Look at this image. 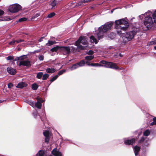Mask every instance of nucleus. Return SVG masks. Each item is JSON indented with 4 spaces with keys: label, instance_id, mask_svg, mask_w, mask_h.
<instances>
[{
    "label": "nucleus",
    "instance_id": "1",
    "mask_svg": "<svg viewBox=\"0 0 156 156\" xmlns=\"http://www.w3.org/2000/svg\"><path fill=\"white\" fill-rule=\"evenodd\" d=\"M115 24L117 32L119 34L122 33V32L126 31L129 27V23L126 18L116 20L115 21Z\"/></svg>",
    "mask_w": 156,
    "mask_h": 156
},
{
    "label": "nucleus",
    "instance_id": "2",
    "mask_svg": "<svg viewBox=\"0 0 156 156\" xmlns=\"http://www.w3.org/2000/svg\"><path fill=\"white\" fill-rule=\"evenodd\" d=\"M123 32H122V33L121 34H122L121 36V41L123 43H125L133 39L135 35H139L140 30L138 28H136L134 30L126 32V33H123Z\"/></svg>",
    "mask_w": 156,
    "mask_h": 156
},
{
    "label": "nucleus",
    "instance_id": "3",
    "mask_svg": "<svg viewBox=\"0 0 156 156\" xmlns=\"http://www.w3.org/2000/svg\"><path fill=\"white\" fill-rule=\"evenodd\" d=\"M112 24V23H107L98 28V30L96 31V32L97 33V37L99 40L103 37L104 33L111 29Z\"/></svg>",
    "mask_w": 156,
    "mask_h": 156
},
{
    "label": "nucleus",
    "instance_id": "4",
    "mask_svg": "<svg viewBox=\"0 0 156 156\" xmlns=\"http://www.w3.org/2000/svg\"><path fill=\"white\" fill-rule=\"evenodd\" d=\"M83 45H87V41L86 37L84 36L80 37L78 40L76 42L75 45L80 50L84 49L85 47L82 46Z\"/></svg>",
    "mask_w": 156,
    "mask_h": 156
},
{
    "label": "nucleus",
    "instance_id": "5",
    "mask_svg": "<svg viewBox=\"0 0 156 156\" xmlns=\"http://www.w3.org/2000/svg\"><path fill=\"white\" fill-rule=\"evenodd\" d=\"M26 58L25 55H23L19 57H17L14 59V61L17 60L20 61L19 65L20 66L22 65L24 66H30V62L28 60H23Z\"/></svg>",
    "mask_w": 156,
    "mask_h": 156
},
{
    "label": "nucleus",
    "instance_id": "6",
    "mask_svg": "<svg viewBox=\"0 0 156 156\" xmlns=\"http://www.w3.org/2000/svg\"><path fill=\"white\" fill-rule=\"evenodd\" d=\"M99 66H104L115 69H118L119 68L114 63L106 62L105 61H101L99 63Z\"/></svg>",
    "mask_w": 156,
    "mask_h": 156
},
{
    "label": "nucleus",
    "instance_id": "7",
    "mask_svg": "<svg viewBox=\"0 0 156 156\" xmlns=\"http://www.w3.org/2000/svg\"><path fill=\"white\" fill-rule=\"evenodd\" d=\"M153 23V20L151 17L147 16L145 18L144 24L148 29L151 28L152 27Z\"/></svg>",
    "mask_w": 156,
    "mask_h": 156
},
{
    "label": "nucleus",
    "instance_id": "8",
    "mask_svg": "<svg viewBox=\"0 0 156 156\" xmlns=\"http://www.w3.org/2000/svg\"><path fill=\"white\" fill-rule=\"evenodd\" d=\"M20 8V5L18 4H14L10 6L9 10L11 12H15L19 11Z\"/></svg>",
    "mask_w": 156,
    "mask_h": 156
},
{
    "label": "nucleus",
    "instance_id": "9",
    "mask_svg": "<svg viewBox=\"0 0 156 156\" xmlns=\"http://www.w3.org/2000/svg\"><path fill=\"white\" fill-rule=\"evenodd\" d=\"M60 51L64 55H67L69 54L70 51L69 48L67 46L61 47Z\"/></svg>",
    "mask_w": 156,
    "mask_h": 156
},
{
    "label": "nucleus",
    "instance_id": "10",
    "mask_svg": "<svg viewBox=\"0 0 156 156\" xmlns=\"http://www.w3.org/2000/svg\"><path fill=\"white\" fill-rule=\"evenodd\" d=\"M44 135L45 136V142L48 143L49 140L50 133L48 131H45L43 132Z\"/></svg>",
    "mask_w": 156,
    "mask_h": 156
},
{
    "label": "nucleus",
    "instance_id": "11",
    "mask_svg": "<svg viewBox=\"0 0 156 156\" xmlns=\"http://www.w3.org/2000/svg\"><path fill=\"white\" fill-rule=\"evenodd\" d=\"M135 142V139L133 138L131 140H124L125 144L126 145L132 144Z\"/></svg>",
    "mask_w": 156,
    "mask_h": 156
},
{
    "label": "nucleus",
    "instance_id": "12",
    "mask_svg": "<svg viewBox=\"0 0 156 156\" xmlns=\"http://www.w3.org/2000/svg\"><path fill=\"white\" fill-rule=\"evenodd\" d=\"M52 154L55 156H62L61 152L57 150V149L55 148L52 151Z\"/></svg>",
    "mask_w": 156,
    "mask_h": 156
},
{
    "label": "nucleus",
    "instance_id": "13",
    "mask_svg": "<svg viewBox=\"0 0 156 156\" xmlns=\"http://www.w3.org/2000/svg\"><path fill=\"white\" fill-rule=\"evenodd\" d=\"M79 3V2L76 3L75 2H72L69 4V5L70 6V8H73L74 7H78L80 6V5H78Z\"/></svg>",
    "mask_w": 156,
    "mask_h": 156
},
{
    "label": "nucleus",
    "instance_id": "14",
    "mask_svg": "<svg viewBox=\"0 0 156 156\" xmlns=\"http://www.w3.org/2000/svg\"><path fill=\"white\" fill-rule=\"evenodd\" d=\"M7 69L8 73L10 74L14 75L16 73L15 69L12 68L8 67Z\"/></svg>",
    "mask_w": 156,
    "mask_h": 156
},
{
    "label": "nucleus",
    "instance_id": "15",
    "mask_svg": "<svg viewBox=\"0 0 156 156\" xmlns=\"http://www.w3.org/2000/svg\"><path fill=\"white\" fill-rule=\"evenodd\" d=\"M140 150V148L139 146H135L133 147V150L136 156L138 154Z\"/></svg>",
    "mask_w": 156,
    "mask_h": 156
},
{
    "label": "nucleus",
    "instance_id": "16",
    "mask_svg": "<svg viewBox=\"0 0 156 156\" xmlns=\"http://www.w3.org/2000/svg\"><path fill=\"white\" fill-rule=\"evenodd\" d=\"M92 0H81L79 2V3L78 4V5H80V6L83 5H85V3L90 2Z\"/></svg>",
    "mask_w": 156,
    "mask_h": 156
},
{
    "label": "nucleus",
    "instance_id": "17",
    "mask_svg": "<svg viewBox=\"0 0 156 156\" xmlns=\"http://www.w3.org/2000/svg\"><path fill=\"white\" fill-rule=\"evenodd\" d=\"M27 84L21 82L19 83L16 86V87L18 88H22L23 87H26Z\"/></svg>",
    "mask_w": 156,
    "mask_h": 156
},
{
    "label": "nucleus",
    "instance_id": "18",
    "mask_svg": "<svg viewBox=\"0 0 156 156\" xmlns=\"http://www.w3.org/2000/svg\"><path fill=\"white\" fill-rule=\"evenodd\" d=\"M78 67H79V66L78 64L77 63L76 64H73L72 66L69 67V69L71 71L75 69L78 68Z\"/></svg>",
    "mask_w": 156,
    "mask_h": 156
},
{
    "label": "nucleus",
    "instance_id": "19",
    "mask_svg": "<svg viewBox=\"0 0 156 156\" xmlns=\"http://www.w3.org/2000/svg\"><path fill=\"white\" fill-rule=\"evenodd\" d=\"M61 47L58 46H56L50 49V51L52 52H56L58 50H60V48Z\"/></svg>",
    "mask_w": 156,
    "mask_h": 156
},
{
    "label": "nucleus",
    "instance_id": "20",
    "mask_svg": "<svg viewBox=\"0 0 156 156\" xmlns=\"http://www.w3.org/2000/svg\"><path fill=\"white\" fill-rule=\"evenodd\" d=\"M43 102L37 101L34 104V106L38 109H41V103Z\"/></svg>",
    "mask_w": 156,
    "mask_h": 156
},
{
    "label": "nucleus",
    "instance_id": "21",
    "mask_svg": "<svg viewBox=\"0 0 156 156\" xmlns=\"http://www.w3.org/2000/svg\"><path fill=\"white\" fill-rule=\"evenodd\" d=\"M23 41V40H21V39H20L18 40H16V41L13 40L12 41H11V42H9V44H10V45H13V44H14L15 43V42H16V43H18L21 42H22V41Z\"/></svg>",
    "mask_w": 156,
    "mask_h": 156
},
{
    "label": "nucleus",
    "instance_id": "22",
    "mask_svg": "<svg viewBox=\"0 0 156 156\" xmlns=\"http://www.w3.org/2000/svg\"><path fill=\"white\" fill-rule=\"evenodd\" d=\"M56 70L54 68H47L46 69V72L49 73H54L55 71Z\"/></svg>",
    "mask_w": 156,
    "mask_h": 156
},
{
    "label": "nucleus",
    "instance_id": "23",
    "mask_svg": "<svg viewBox=\"0 0 156 156\" xmlns=\"http://www.w3.org/2000/svg\"><path fill=\"white\" fill-rule=\"evenodd\" d=\"M90 41L92 43H95V44H97L98 43L97 40L93 36H91L90 37Z\"/></svg>",
    "mask_w": 156,
    "mask_h": 156
},
{
    "label": "nucleus",
    "instance_id": "24",
    "mask_svg": "<svg viewBox=\"0 0 156 156\" xmlns=\"http://www.w3.org/2000/svg\"><path fill=\"white\" fill-rule=\"evenodd\" d=\"M154 44H156V38L152 39L148 44V45H149Z\"/></svg>",
    "mask_w": 156,
    "mask_h": 156
},
{
    "label": "nucleus",
    "instance_id": "25",
    "mask_svg": "<svg viewBox=\"0 0 156 156\" xmlns=\"http://www.w3.org/2000/svg\"><path fill=\"white\" fill-rule=\"evenodd\" d=\"M4 12L0 9V16L3 15L4 13ZM8 20L7 19H6L5 18H3L2 17H0V21H6L7 20Z\"/></svg>",
    "mask_w": 156,
    "mask_h": 156
},
{
    "label": "nucleus",
    "instance_id": "26",
    "mask_svg": "<svg viewBox=\"0 0 156 156\" xmlns=\"http://www.w3.org/2000/svg\"><path fill=\"white\" fill-rule=\"evenodd\" d=\"M94 58V56L91 55L86 56L85 58V60L89 61L92 60Z\"/></svg>",
    "mask_w": 156,
    "mask_h": 156
},
{
    "label": "nucleus",
    "instance_id": "27",
    "mask_svg": "<svg viewBox=\"0 0 156 156\" xmlns=\"http://www.w3.org/2000/svg\"><path fill=\"white\" fill-rule=\"evenodd\" d=\"M55 43L56 42L55 41H48V43L46 44V45L48 46L51 45Z\"/></svg>",
    "mask_w": 156,
    "mask_h": 156
},
{
    "label": "nucleus",
    "instance_id": "28",
    "mask_svg": "<svg viewBox=\"0 0 156 156\" xmlns=\"http://www.w3.org/2000/svg\"><path fill=\"white\" fill-rule=\"evenodd\" d=\"M79 67L82 66H84L85 64V62L83 60H82L80 62L77 63Z\"/></svg>",
    "mask_w": 156,
    "mask_h": 156
},
{
    "label": "nucleus",
    "instance_id": "29",
    "mask_svg": "<svg viewBox=\"0 0 156 156\" xmlns=\"http://www.w3.org/2000/svg\"><path fill=\"white\" fill-rule=\"evenodd\" d=\"M57 4L56 0H53L51 3V5L52 6V9H53L56 5Z\"/></svg>",
    "mask_w": 156,
    "mask_h": 156
},
{
    "label": "nucleus",
    "instance_id": "30",
    "mask_svg": "<svg viewBox=\"0 0 156 156\" xmlns=\"http://www.w3.org/2000/svg\"><path fill=\"white\" fill-rule=\"evenodd\" d=\"M43 75L42 72H39L37 73V77L38 79H41Z\"/></svg>",
    "mask_w": 156,
    "mask_h": 156
},
{
    "label": "nucleus",
    "instance_id": "31",
    "mask_svg": "<svg viewBox=\"0 0 156 156\" xmlns=\"http://www.w3.org/2000/svg\"><path fill=\"white\" fill-rule=\"evenodd\" d=\"M150 133V131L149 130H146L144 132V135L145 136H147Z\"/></svg>",
    "mask_w": 156,
    "mask_h": 156
},
{
    "label": "nucleus",
    "instance_id": "32",
    "mask_svg": "<svg viewBox=\"0 0 156 156\" xmlns=\"http://www.w3.org/2000/svg\"><path fill=\"white\" fill-rule=\"evenodd\" d=\"M38 87V85L35 83L33 84L32 85V89L34 90H37Z\"/></svg>",
    "mask_w": 156,
    "mask_h": 156
},
{
    "label": "nucleus",
    "instance_id": "33",
    "mask_svg": "<svg viewBox=\"0 0 156 156\" xmlns=\"http://www.w3.org/2000/svg\"><path fill=\"white\" fill-rule=\"evenodd\" d=\"M49 75L48 74H45L43 75L42 76V80H46L49 77Z\"/></svg>",
    "mask_w": 156,
    "mask_h": 156
},
{
    "label": "nucleus",
    "instance_id": "34",
    "mask_svg": "<svg viewBox=\"0 0 156 156\" xmlns=\"http://www.w3.org/2000/svg\"><path fill=\"white\" fill-rule=\"evenodd\" d=\"M55 15V13L54 12H51L49 14L48 16L47 17H46L45 18H51L54 16Z\"/></svg>",
    "mask_w": 156,
    "mask_h": 156
},
{
    "label": "nucleus",
    "instance_id": "35",
    "mask_svg": "<svg viewBox=\"0 0 156 156\" xmlns=\"http://www.w3.org/2000/svg\"><path fill=\"white\" fill-rule=\"evenodd\" d=\"M27 20V19L26 17H23L20 19L18 20V22H22L26 21Z\"/></svg>",
    "mask_w": 156,
    "mask_h": 156
},
{
    "label": "nucleus",
    "instance_id": "36",
    "mask_svg": "<svg viewBox=\"0 0 156 156\" xmlns=\"http://www.w3.org/2000/svg\"><path fill=\"white\" fill-rule=\"evenodd\" d=\"M153 17L154 20V22L156 23V10L154 13L153 14Z\"/></svg>",
    "mask_w": 156,
    "mask_h": 156
},
{
    "label": "nucleus",
    "instance_id": "37",
    "mask_svg": "<svg viewBox=\"0 0 156 156\" xmlns=\"http://www.w3.org/2000/svg\"><path fill=\"white\" fill-rule=\"evenodd\" d=\"M27 103L33 107H34V102L32 101H28Z\"/></svg>",
    "mask_w": 156,
    "mask_h": 156
},
{
    "label": "nucleus",
    "instance_id": "38",
    "mask_svg": "<svg viewBox=\"0 0 156 156\" xmlns=\"http://www.w3.org/2000/svg\"><path fill=\"white\" fill-rule=\"evenodd\" d=\"M58 77V75H56L55 76L52 78L50 80V81L51 82H52L55 80H56L57 78Z\"/></svg>",
    "mask_w": 156,
    "mask_h": 156
},
{
    "label": "nucleus",
    "instance_id": "39",
    "mask_svg": "<svg viewBox=\"0 0 156 156\" xmlns=\"http://www.w3.org/2000/svg\"><path fill=\"white\" fill-rule=\"evenodd\" d=\"M65 70H60L58 72L57 75H58V76H59L62 74L63 73H65Z\"/></svg>",
    "mask_w": 156,
    "mask_h": 156
},
{
    "label": "nucleus",
    "instance_id": "40",
    "mask_svg": "<svg viewBox=\"0 0 156 156\" xmlns=\"http://www.w3.org/2000/svg\"><path fill=\"white\" fill-rule=\"evenodd\" d=\"M38 58L40 61H43L44 60V57L43 55H39Z\"/></svg>",
    "mask_w": 156,
    "mask_h": 156
},
{
    "label": "nucleus",
    "instance_id": "41",
    "mask_svg": "<svg viewBox=\"0 0 156 156\" xmlns=\"http://www.w3.org/2000/svg\"><path fill=\"white\" fill-rule=\"evenodd\" d=\"M6 59L8 60H13L14 61L13 57V56H9L7 57Z\"/></svg>",
    "mask_w": 156,
    "mask_h": 156
},
{
    "label": "nucleus",
    "instance_id": "42",
    "mask_svg": "<svg viewBox=\"0 0 156 156\" xmlns=\"http://www.w3.org/2000/svg\"><path fill=\"white\" fill-rule=\"evenodd\" d=\"M40 13H37L36 14V15L34 16L31 19H32V20L34 19L35 18H36V17H37L39 16H40Z\"/></svg>",
    "mask_w": 156,
    "mask_h": 156
},
{
    "label": "nucleus",
    "instance_id": "43",
    "mask_svg": "<svg viewBox=\"0 0 156 156\" xmlns=\"http://www.w3.org/2000/svg\"><path fill=\"white\" fill-rule=\"evenodd\" d=\"M36 99L37 101L43 102L44 101V100H42L41 98H39L38 97L36 98Z\"/></svg>",
    "mask_w": 156,
    "mask_h": 156
},
{
    "label": "nucleus",
    "instance_id": "44",
    "mask_svg": "<svg viewBox=\"0 0 156 156\" xmlns=\"http://www.w3.org/2000/svg\"><path fill=\"white\" fill-rule=\"evenodd\" d=\"M150 120H151L152 119H153V121L155 122V125H156V117L152 118L151 116H150Z\"/></svg>",
    "mask_w": 156,
    "mask_h": 156
},
{
    "label": "nucleus",
    "instance_id": "45",
    "mask_svg": "<svg viewBox=\"0 0 156 156\" xmlns=\"http://www.w3.org/2000/svg\"><path fill=\"white\" fill-rule=\"evenodd\" d=\"M99 65H100L99 63H92L91 64V66H99Z\"/></svg>",
    "mask_w": 156,
    "mask_h": 156
},
{
    "label": "nucleus",
    "instance_id": "46",
    "mask_svg": "<svg viewBox=\"0 0 156 156\" xmlns=\"http://www.w3.org/2000/svg\"><path fill=\"white\" fill-rule=\"evenodd\" d=\"M13 86V84L11 83H9L8 84V87L9 88H11Z\"/></svg>",
    "mask_w": 156,
    "mask_h": 156
},
{
    "label": "nucleus",
    "instance_id": "47",
    "mask_svg": "<svg viewBox=\"0 0 156 156\" xmlns=\"http://www.w3.org/2000/svg\"><path fill=\"white\" fill-rule=\"evenodd\" d=\"M92 63H90L88 60H87V61L86 62V64L88 66H91V64H92Z\"/></svg>",
    "mask_w": 156,
    "mask_h": 156
},
{
    "label": "nucleus",
    "instance_id": "48",
    "mask_svg": "<svg viewBox=\"0 0 156 156\" xmlns=\"http://www.w3.org/2000/svg\"><path fill=\"white\" fill-rule=\"evenodd\" d=\"M93 51L90 50V51H88V54H91H91H93Z\"/></svg>",
    "mask_w": 156,
    "mask_h": 156
},
{
    "label": "nucleus",
    "instance_id": "49",
    "mask_svg": "<svg viewBox=\"0 0 156 156\" xmlns=\"http://www.w3.org/2000/svg\"><path fill=\"white\" fill-rule=\"evenodd\" d=\"M111 35H112V36H109V37L111 38H112V37H113L114 36H115V34L113 33H112L111 34Z\"/></svg>",
    "mask_w": 156,
    "mask_h": 156
},
{
    "label": "nucleus",
    "instance_id": "50",
    "mask_svg": "<svg viewBox=\"0 0 156 156\" xmlns=\"http://www.w3.org/2000/svg\"><path fill=\"white\" fill-rule=\"evenodd\" d=\"M144 15V14H142L141 15L139 16V18H140V19H142L143 18L142 16H143Z\"/></svg>",
    "mask_w": 156,
    "mask_h": 156
},
{
    "label": "nucleus",
    "instance_id": "51",
    "mask_svg": "<svg viewBox=\"0 0 156 156\" xmlns=\"http://www.w3.org/2000/svg\"><path fill=\"white\" fill-rule=\"evenodd\" d=\"M155 122H154V121H153V122H152L151 124H150V125H151V126H152V125H155Z\"/></svg>",
    "mask_w": 156,
    "mask_h": 156
},
{
    "label": "nucleus",
    "instance_id": "52",
    "mask_svg": "<svg viewBox=\"0 0 156 156\" xmlns=\"http://www.w3.org/2000/svg\"><path fill=\"white\" fill-rule=\"evenodd\" d=\"M42 41V39H40L39 40V42H41Z\"/></svg>",
    "mask_w": 156,
    "mask_h": 156
},
{
    "label": "nucleus",
    "instance_id": "53",
    "mask_svg": "<svg viewBox=\"0 0 156 156\" xmlns=\"http://www.w3.org/2000/svg\"><path fill=\"white\" fill-rule=\"evenodd\" d=\"M144 138H142V140H141V141H143L144 140Z\"/></svg>",
    "mask_w": 156,
    "mask_h": 156
},
{
    "label": "nucleus",
    "instance_id": "54",
    "mask_svg": "<svg viewBox=\"0 0 156 156\" xmlns=\"http://www.w3.org/2000/svg\"><path fill=\"white\" fill-rule=\"evenodd\" d=\"M150 13V14H151V12H147V13Z\"/></svg>",
    "mask_w": 156,
    "mask_h": 156
},
{
    "label": "nucleus",
    "instance_id": "55",
    "mask_svg": "<svg viewBox=\"0 0 156 156\" xmlns=\"http://www.w3.org/2000/svg\"><path fill=\"white\" fill-rule=\"evenodd\" d=\"M154 48L155 50H156V46L154 47Z\"/></svg>",
    "mask_w": 156,
    "mask_h": 156
},
{
    "label": "nucleus",
    "instance_id": "56",
    "mask_svg": "<svg viewBox=\"0 0 156 156\" xmlns=\"http://www.w3.org/2000/svg\"><path fill=\"white\" fill-rule=\"evenodd\" d=\"M36 51L37 52H39L40 51Z\"/></svg>",
    "mask_w": 156,
    "mask_h": 156
},
{
    "label": "nucleus",
    "instance_id": "57",
    "mask_svg": "<svg viewBox=\"0 0 156 156\" xmlns=\"http://www.w3.org/2000/svg\"><path fill=\"white\" fill-rule=\"evenodd\" d=\"M119 55L120 56H122V55H120V54H119Z\"/></svg>",
    "mask_w": 156,
    "mask_h": 156
},
{
    "label": "nucleus",
    "instance_id": "58",
    "mask_svg": "<svg viewBox=\"0 0 156 156\" xmlns=\"http://www.w3.org/2000/svg\"><path fill=\"white\" fill-rule=\"evenodd\" d=\"M71 48H73V47H71Z\"/></svg>",
    "mask_w": 156,
    "mask_h": 156
},
{
    "label": "nucleus",
    "instance_id": "59",
    "mask_svg": "<svg viewBox=\"0 0 156 156\" xmlns=\"http://www.w3.org/2000/svg\"><path fill=\"white\" fill-rule=\"evenodd\" d=\"M111 12H112H112H113V11H111Z\"/></svg>",
    "mask_w": 156,
    "mask_h": 156
}]
</instances>
